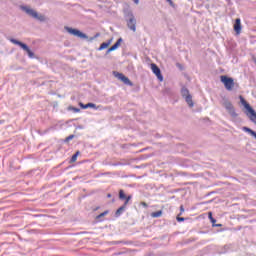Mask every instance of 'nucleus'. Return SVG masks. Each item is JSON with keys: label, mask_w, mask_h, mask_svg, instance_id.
Returning a JSON list of instances; mask_svg holds the SVG:
<instances>
[{"label": "nucleus", "mask_w": 256, "mask_h": 256, "mask_svg": "<svg viewBox=\"0 0 256 256\" xmlns=\"http://www.w3.org/2000/svg\"><path fill=\"white\" fill-rule=\"evenodd\" d=\"M20 9L24 11L26 15H29V17L37 19V21H40L41 23L45 22V16H43V14L37 13V11L33 10L29 6H21Z\"/></svg>", "instance_id": "1"}, {"label": "nucleus", "mask_w": 256, "mask_h": 256, "mask_svg": "<svg viewBox=\"0 0 256 256\" xmlns=\"http://www.w3.org/2000/svg\"><path fill=\"white\" fill-rule=\"evenodd\" d=\"M240 101L243 105V107L246 108V115L249 117L250 121L256 125V112L255 110L247 103V101L243 98V96H240Z\"/></svg>", "instance_id": "2"}, {"label": "nucleus", "mask_w": 256, "mask_h": 256, "mask_svg": "<svg viewBox=\"0 0 256 256\" xmlns=\"http://www.w3.org/2000/svg\"><path fill=\"white\" fill-rule=\"evenodd\" d=\"M240 101L243 105V107L246 108V115L249 117L250 121L256 125V112L255 110L247 103V101L243 98V96H240Z\"/></svg>", "instance_id": "3"}, {"label": "nucleus", "mask_w": 256, "mask_h": 256, "mask_svg": "<svg viewBox=\"0 0 256 256\" xmlns=\"http://www.w3.org/2000/svg\"><path fill=\"white\" fill-rule=\"evenodd\" d=\"M125 19H126L128 29H130V31H133V33H135V31H137V19H135V15H133V12L131 11L127 12L125 15Z\"/></svg>", "instance_id": "4"}, {"label": "nucleus", "mask_w": 256, "mask_h": 256, "mask_svg": "<svg viewBox=\"0 0 256 256\" xmlns=\"http://www.w3.org/2000/svg\"><path fill=\"white\" fill-rule=\"evenodd\" d=\"M64 29L65 31H67V33H69L70 35H73L74 37H78L79 39H89L87 34L81 32L80 30L71 28L69 26H65Z\"/></svg>", "instance_id": "5"}, {"label": "nucleus", "mask_w": 256, "mask_h": 256, "mask_svg": "<svg viewBox=\"0 0 256 256\" xmlns=\"http://www.w3.org/2000/svg\"><path fill=\"white\" fill-rule=\"evenodd\" d=\"M181 95H182L183 99H185V101L189 107H194L195 103H193V96H191V94L189 93V89L183 87L181 89Z\"/></svg>", "instance_id": "6"}, {"label": "nucleus", "mask_w": 256, "mask_h": 256, "mask_svg": "<svg viewBox=\"0 0 256 256\" xmlns=\"http://www.w3.org/2000/svg\"><path fill=\"white\" fill-rule=\"evenodd\" d=\"M220 79L224 84L225 89H227V91H233V87H235V81L233 80V78H229L227 76H221Z\"/></svg>", "instance_id": "7"}, {"label": "nucleus", "mask_w": 256, "mask_h": 256, "mask_svg": "<svg viewBox=\"0 0 256 256\" xmlns=\"http://www.w3.org/2000/svg\"><path fill=\"white\" fill-rule=\"evenodd\" d=\"M223 107H225L226 111H228L229 115H231L234 119L237 117V112L235 111V107L230 101H224Z\"/></svg>", "instance_id": "8"}, {"label": "nucleus", "mask_w": 256, "mask_h": 256, "mask_svg": "<svg viewBox=\"0 0 256 256\" xmlns=\"http://www.w3.org/2000/svg\"><path fill=\"white\" fill-rule=\"evenodd\" d=\"M114 77L122 81L124 85H129L130 87H133V83L131 82V80H129L127 76H125L123 73L114 72Z\"/></svg>", "instance_id": "9"}, {"label": "nucleus", "mask_w": 256, "mask_h": 256, "mask_svg": "<svg viewBox=\"0 0 256 256\" xmlns=\"http://www.w3.org/2000/svg\"><path fill=\"white\" fill-rule=\"evenodd\" d=\"M151 69H152V73H154V75H156L157 79L159 81H163V75L161 74V69H159V66H157V64H155V63H152Z\"/></svg>", "instance_id": "10"}, {"label": "nucleus", "mask_w": 256, "mask_h": 256, "mask_svg": "<svg viewBox=\"0 0 256 256\" xmlns=\"http://www.w3.org/2000/svg\"><path fill=\"white\" fill-rule=\"evenodd\" d=\"M9 41H10V43H13L14 45H18L19 47H21V49H23V51H29V46H27V44L15 39V38H10Z\"/></svg>", "instance_id": "11"}, {"label": "nucleus", "mask_w": 256, "mask_h": 256, "mask_svg": "<svg viewBox=\"0 0 256 256\" xmlns=\"http://www.w3.org/2000/svg\"><path fill=\"white\" fill-rule=\"evenodd\" d=\"M234 31L236 35H241V19L240 18L235 20Z\"/></svg>", "instance_id": "12"}, {"label": "nucleus", "mask_w": 256, "mask_h": 256, "mask_svg": "<svg viewBox=\"0 0 256 256\" xmlns=\"http://www.w3.org/2000/svg\"><path fill=\"white\" fill-rule=\"evenodd\" d=\"M121 43H123V38H119L117 42L107 50V53H111V51L119 49Z\"/></svg>", "instance_id": "13"}, {"label": "nucleus", "mask_w": 256, "mask_h": 256, "mask_svg": "<svg viewBox=\"0 0 256 256\" xmlns=\"http://www.w3.org/2000/svg\"><path fill=\"white\" fill-rule=\"evenodd\" d=\"M80 107L82 108V109H95V110H98L99 109V107H97V105L96 104H94V103H88V104H83V103H80Z\"/></svg>", "instance_id": "14"}, {"label": "nucleus", "mask_w": 256, "mask_h": 256, "mask_svg": "<svg viewBox=\"0 0 256 256\" xmlns=\"http://www.w3.org/2000/svg\"><path fill=\"white\" fill-rule=\"evenodd\" d=\"M242 131H245V133H249V135H251L252 137H254V135L256 134V132L251 130V128L245 126L242 128Z\"/></svg>", "instance_id": "15"}, {"label": "nucleus", "mask_w": 256, "mask_h": 256, "mask_svg": "<svg viewBox=\"0 0 256 256\" xmlns=\"http://www.w3.org/2000/svg\"><path fill=\"white\" fill-rule=\"evenodd\" d=\"M126 207H127V206H125V205L121 206V207L116 211V213H115L116 217H120V216L123 214V212L125 211Z\"/></svg>", "instance_id": "16"}, {"label": "nucleus", "mask_w": 256, "mask_h": 256, "mask_svg": "<svg viewBox=\"0 0 256 256\" xmlns=\"http://www.w3.org/2000/svg\"><path fill=\"white\" fill-rule=\"evenodd\" d=\"M111 45V40H109L108 42H103L100 47H99V51H103V49H107V47Z\"/></svg>", "instance_id": "17"}, {"label": "nucleus", "mask_w": 256, "mask_h": 256, "mask_svg": "<svg viewBox=\"0 0 256 256\" xmlns=\"http://www.w3.org/2000/svg\"><path fill=\"white\" fill-rule=\"evenodd\" d=\"M119 197L122 201H125V199H127V195H125V192L123 190L119 191Z\"/></svg>", "instance_id": "18"}, {"label": "nucleus", "mask_w": 256, "mask_h": 256, "mask_svg": "<svg viewBox=\"0 0 256 256\" xmlns=\"http://www.w3.org/2000/svg\"><path fill=\"white\" fill-rule=\"evenodd\" d=\"M161 215H163L162 211H157V212H153L151 214V217L157 218V217H161Z\"/></svg>", "instance_id": "19"}, {"label": "nucleus", "mask_w": 256, "mask_h": 256, "mask_svg": "<svg viewBox=\"0 0 256 256\" xmlns=\"http://www.w3.org/2000/svg\"><path fill=\"white\" fill-rule=\"evenodd\" d=\"M26 53L28 54V57H30V59H33L35 57V54L33 53V51H31L30 48H28V50L26 51Z\"/></svg>", "instance_id": "20"}, {"label": "nucleus", "mask_w": 256, "mask_h": 256, "mask_svg": "<svg viewBox=\"0 0 256 256\" xmlns=\"http://www.w3.org/2000/svg\"><path fill=\"white\" fill-rule=\"evenodd\" d=\"M105 215H109V210H106L104 212H102L101 214H99L96 219H101V217H105Z\"/></svg>", "instance_id": "21"}, {"label": "nucleus", "mask_w": 256, "mask_h": 256, "mask_svg": "<svg viewBox=\"0 0 256 256\" xmlns=\"http://www.w3.org/2000/svg\"><path fill=\"white\" fill-rule=\"evenodd\" d=\"M79 156V152H76L73 156H72V158H71V162L72 163H75V161H77V157Z\"/></svg>", "instance_id": "22"}, {"label": "nucleus", "mask_w": 256, "mask_h": 256, "mask_svg": "<svg viewBox=\"0 0 256 256\" xmlns=\"http://www.w3.org/2000/svg\"><path fill=\"white\" fill-rule=\"evenodd\" d=\"M74 138H75V135H70V136L66 137L65 142L69 143V141H71Z\"/></svg>", "instance_id": "23"}, {"label": "nucleus", "mask_w": 256, "mask_h": 256, "mask_svg": "<svg viewBox=\"0 0 256 256\" xmlns=\"http://www.w3.org/2000/svg\"><path fill=\"white\" fill-rule=\"evenodd\" d=\"M129 201H131V196L126 197L124 202L125 207H127V204L129 203Z\"/></svg>", "instance_id": "24"}, {"label": "nucleus", "mask_w": 256, "mask_h": 256, "mask_svg": "<svg viewBox=\"0 0 256 256\" xmlns=\"http://www.w3.org/2000/svg\"><path fill=\"white\" fill-rule=\"evenodd\" d=\"M177 221H178L179 223H181V221H185V218H183V217H177Z\"/></svg>", "instance_id": "25"}, {"label": "nucleus", "mask_w": 256, "mask_h": 256, "mask_svg": "<svg viewBox=\"0 0 256 256\" xmlns=\"http://www.w3.org/2000/svg\"><path fill=\"white\" fill-rule=\"evenodd\" d=\"M72 110L74 111V113H79V111H81V109L79 108H72Z\"/></svg>", "instance_id": "26"}, {"label": "nucleus", "mask_w": 256, "mask_h": 256, "mask_svg": "<svg viewBox=\"0 0 256 256\" xmlns=\"http://www.w3.org/2000/svg\"><path fill=\"white\" fill-rule=\"evenodd\" d=\"M208 217H209L210 221L213 220L214 219L213 218V213L209 212Z\"/></svg>", "instance_id": "27"}, {"label": "nucleus", "mask_w": 256, "mask_h": 256, "mask_svg": "<svg viewBox=\"0 0 256 256\" xmlns=\"http://www.w3.org/2000/svg\"><path fill=\"white\" fill-rule=\"evenodd\" d=\"M135 5H139V0H133Z\"/></svg>", "instance_id": "28"}, {"label": "nucleus", "mask_w": 256, "mask_h": 256, "mask_svg": "<svg viewBox=\"0 0 256 256\" xmlns=\"http://www.w3.org/2000/svg\"><path fill=\"white\" fill-rule=\"evenodd\" d=\"M169 5H171V7H173V0H171V1L169 2Z\"/></svg>", "instance_id": "29"}, {"label": "nucleus", "mask_w": 256, "mask_h": 256, "mask_svg": "<svg viewBox=\"0 0 256 256\" xmlns=\"http://www.w3.org/2000/svg\"><path fill=\"white\" fill-rule=\"evenodd\" d=\"M216 222L217 220H215V218L211 220V223H216Z\"/></svg>", "instance_id": "30"}, {"label": "nucleus", "mask_w": 256, "mask_h": 256, "mask_svg": "<svg viewBox=\"0 0 256 256\" xmlns=\"http://www.w3.org/2000/svg\"><path fill=\"white\" fill-rule=\"evenodd\" d=\"M181 211H184L183 206L180 207Z\"/></svg>", "instance_id": "31"}, {"label": "nucleus", "mask_w": 256, "mask_h": 256, "mask_svg": "<svg viewBox=\"0 0 256 256\" xmlns=\"http://www.w3.org/2000/svg\"><path fill=\"white\" fill-rule=\"evenodd\" d=\"M107 197H111V194H108Z\"/></svg>", "instance_id": "32"}, {"label": "nucleus", "mask_w": 256, "mask_h": 256, "mask_svg": "<svg viewBox=\"0 0 256 256\" xmlns=\"http://www.w3.org/2000/svg\"><path fill=\"white\" fill-rule=\"evenodd\" d=\"M167 2L169 3V2H171V0H167Z\"/></svg>", "instance_id": "33"}, {"label": "nucleus", "mask_w": 256, "mask_h": 256, "mask_svg": "<svg viewBox=\"0 0 256 256\" xmlns=\"http://www.w3.org/2000/svg\"><path fill=\"white\" fill-rule=\"evenodd\" d=\"M254 138L256 139V133H255V135H254Z\"/></svg>", "instance_id": "34"}]
</instances>
